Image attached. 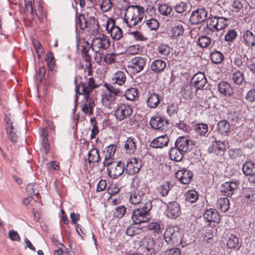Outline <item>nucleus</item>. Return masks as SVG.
Listing matches in <instances>:
<instances>
[{"instance_id": "23", "label": "nucleus", "mask_w": 255, "mask_h": 255, "mask_svg": "<svg viewBox=\"0 0 255 255\" xmlns=\"http://www.w3.org/2000/svg\"><path fill=\"white\" fill-rule=\"evenodd\" d=\"M161 98L160 96L155 92H148V95L146 100L147 107L150 108H155L159 105Z\"/></svg>"}, {"instance_id": "4", "label": "nucleus", "mask_w": 255, "mask_h": 255, "mask_svg": "<svg viewBox=\"0 0 255 255\" xmlns=\"http://www.w3.org/2000/svg\"><path fill=\"white\" fill-rule=\"evenodd\" d=\"M229 23L228 18L217 16H211L207 20V27L212 31H219L225 29Z\"/></svg>"}, {"instance_id": "36", "label": "nucleus", "mask_w": 255, "mask_h": 255, "mask_svg": "<svg viewBox=\"0 0 255 255\" xmlns=\"http://www.w3.org/2000/svg\"><path fill=\"white\" fill-rule=\"evenodd\" d=\"M214 152L217 155H222L226 149V145L223 141L215 140L213 144Z\"/></svg>"}, {"instance_id": "21", "label": "nucleus", "mask_w": 255, "mask_h": 255, "mask_svg": "<svg viewBox=\"0 0 255 255\" xmlns=\"http://www.w3.org/2000/svg\"><path fill=\"white\" fill-rule=\"evenodd\" d=\"M238 187V184L235 181H229L224 183L221 188V191L226 196L233 195L234 191Z\"/></svg>"}, {"instance_id": "62", "label": "nucleus", "mask_w": 255, "mask_h": 255, "mask_svg": "<svg viewBox=\"0 0 255 255\" xmlns=\"http://www.w3.org/2000/svg\"><path fill=\"white\" fill-rule=\"evenodd\" d=\"M35 186H36V184L31 183L27 185L26 188V192L30 197H32L33 196L38 194L35 191Z\"/></svg>"}, {"instance_id": "18", "label": "nucleus", "mask_w": 255, "mask_h": 255, "mask_svg": "<svg viewBox=\"0 0 255 255\" xmlns=\"http://www.w3.org/2000/svg\"><path fill=\"white\" fill-rule=\"evenodd\" d=\"M169 141V138L167 135L159 136L154 138L150 143V146L154 148H162L167 146Z\"/></svg>"}, {"instance_id": "27", "label": "nucleus", "mask_w": 255, "mask_h": 255, "mask_svg": "<svg viewBox=\"0 0 255 255\" xmlns=\"http://www.w3.org/2000/svg\"><path fill=\"white\" fill-rule=\"evenodd\" d=\"M85 102L82 107V111L86 114L91 116L93 114V109L95 106V104L93 100L90 98V95H89L88 98L85 97Z\"/></svg>"}, {"instance_id": "15", "label": "nucleus", "mask_w": 255, "mask_h": 255, "mask_svg": "<svg viewBox=\"0 0 255 255\" xmlns=\"http://www.w3.org/2000/svg\"><path fill=\"white\" fill-rule=\"evenodd\" d=\"M146 59L141 57H135L128 63V67L133 72L138 73L143 70L146 64Z\"/></svg>"}, {"instance_id": "1", "label": "nucleus", "mask_w": 255, "mask_h": 255, "mask_svg": "<svg viewBox=\"0 0 255 255\" xmlns=\"http://www.w3.org/2000/svg\"><path fill=\"white\" fill-rule=\"evenodd\" d=\"M133 189L130 192L129 201L133 205L143 204L147 201H152L149 197L146 185L138 179H134L132 182Z\"/></svg>"}, {"instance_id": "34", "label": "nucleus", "mask_w": 255, "mask_h": 255, "mask_svg": "<svg viewBox=\"0 0 255 255\" xmlns=\"http://www.w3.org/2000/svg\"><path fill=\"white\" fill-rule=\"evenodd\" d=\"M136 142L134 138L128 137L125 144V148L126 152L129 154H132L136 149Z\"/></svg>"}, {"instance_id": "47", "label": "nucleus", "mask_w": 255, "mask_h": 255, "mask_svg": "<svg viewBox=\"0 0 255 255\" xmlns=\"http://www.w3.org/2000/svg\"><path fill=\"white\" fill-rule=\"evenodd\" d=\"M228 154L231 159L235 160L241 158L243 152L239 148H231L228 150Z\"/></svg>"}, {"instance_id": "28", "label": "nucleus", "mask_w": 255, "mask_h": 255, "mask_svg": "<svg viewBox=\"0 0 255 255\" xmlns=\"http://www.w3.org/2000/svg\"><path fill=\"white\" fill-rule=\"evenodd\" d=\"M242 194L245 200L251 204H255V190L249 188L243 189Z\"/></svg>"}, {"instance_id": "58", "label": "nucleus", "mask_w": 255, "mask_h": 255, "mask_svg": "<svg viewBox=\"0 0 255 255\" xmlns=\"http://www.w3.org/2000/svg\"><path fill=\"white\" fill-rule=\"evenodd\" d=\"M237 35V33L235 30H230L226 34L225 40L227 42H232L236 38Z\"/></svg>"}, {"instance_id": "60", "label": "nucleus", "mask_w": 255, "mask_h": 255, "mask_svg": "<svg viewBox=\"0 0 255 255\" xmlns=\"http://www.w3.org/2000/svg\"><path fill=\"white\" fill-rule=\"evenodd\" d=\"M159 53L163 57L168 56L170 53V48L167 45H161L158 47Z\"/></svg>"}, {"instance_id": "46", "label": "nucleus", "mask_w": 255, "mask_h": 255, "mask_svg": "<svg viewBox=\"0 0 255 255\" xmlns=\"http://www.w3.org/2000/svg\"><path fill=\"white\" fill-rule=\"evenodd\" d=\"M213 62L216 64L221 63L224 58L223 54L219 51H215L210 55Z\"/></svg>"}, {"instance_id": "30", "label": "nucleus", "mask_w": 255, "mask_h": 255, "mask_svg": "<svg viewBox=\"0 0 255 255\" xmlns=\"http://www.w3.org/2000/svg\"><path fill=\"white\" fill-rule=\"evenodd\" d=\"M166 66V63L165 61L158 59L151 63L150 67L153 72L158 73L162 72Z\"/></svg>"}, {"instance_id": "41", "label": "nucleus", "mask_w": 255, "mask_h": 255, "mask_svg": "<svg viewBox=\"0 0 255 255\" xmlns=\"http://www.w3.org/2000/svg\"><path fill=\"white\" fill-rule=\"evenodd\" d=\"M158 10L160 14L167 16L171 13L172 8L171 6L168 5L167 4L162 3L158 4Z\"/></svg>"}, {"instance_id": "31", "label": "nucleus", "mask_w": 255, "mask_h": 255, "mask_svg": "<svg viewBox=\"0 0 255 255\" xmlns=\"http://www.w3.org/2000/svg\"><path fill=\"white\" fill-rule=\"evenodd\" d=\"M218 89L221 94L226 96H230L233 93V89L229 84L224 81L221 82L218 84Z\"/></svg>"}, {"instance_id": "56", "label": "nucleus", "mask_w": 255, "mask_h": 255, "mask_svg": "<svg viewBox=\"0 0 255 255\" xmlns=\"http://www.w3.org/2000/svg\"><path fill=\"white\" fill-rule=\"evenodd\" d=\"M126 211L127 208L125 206H119L116 208L114 215L115 217L118 218H122L126 213Z\"/></svg>"}, {"instance_id": "44", "label": "nucleus", "mask_w": 255, "mask_h": 255, "mask_svg": "<svg viewBox=\"0 0 255 255\" xmlns=\"http://www.w3.org/2000/svg\"><path fill=\"white\" fill-rule=\"evenodd\" d=\"M138 95L137 89L134 88L128 89L125 93L126 99L129 101H133Z\"/></svg>"}, {"instance_id": "24", "label": "nucleus", "mask_w": 255, "mask_h": 255, "mask_svg": "<svg viewBox=\"0 0 255 255\" xmlns=\"http://www.w3.org/2000/svg\"><path fill=\"white\" fill-rule=\"evenodd\" d=\"M141 246L152 254L155 251V243L152 237L145 236L141 241Z\"/></svg>"}, {"instance_id": "39", "label": "nucleus", "mask_w": 255, "mask_h": 255, "mask_svg": "<svg viewBox=\"0 0 255 255\" xmlns=\"http://www.w3.org/2000/svg\"><path fill=\"white\" fill-rule=\"evenodd\" d=\"M115 99V96L111 93H106L102 98V103L105 107L111 108V106L114 104Z\"/></svg>"}, {"instance_id": "20", "label": "nucleus", "mask_w": 255, "mask_h": 255, "mask_svg": "<svg viewBox=\"0 0 255 255\" xmlns=\"http://www.w3.org/2000/svg\"><path fill=\"white\" fill-rule=\"evenodd\" d=\"M206 83L207 79L202 72H198L194 74L191 79V83L196 86L197 89L203 88Z\"/></svg>"}, {"instance_id": "35", "label": "nucleus", "mask_w": 255, "mask_h": 255, "mask_svg": "<svg viewBox=\"0 0 255 255\" xmlns=\"http://www.w3.org/2000/svg\"><path fill=\"white\" fill-rule=\"evenodd\" d=\"M181 94L183 98L185 100H190L193 95L192 88L191 85H184L181 89Z\"/></svg>"}, {"instance_id": "5", "label": "nucleus", "mask_w": 255, "mask_h": 255, "mask_svg": "<svg viewBox=\"0 0 255 255\" xmlns=\"http://www.w3.org/2000/svg\"><path fill=\"white\" fill-rule=\"evenodd\" d=\"M110 44L111 42L109 37L102 34L100 37L93 38L91 47L93 51L98 52L108 49L110 47Z\"/></svg>"}, {"instance_id": "51", "label": "nucleus", "mask_w": 255, "mask_h": 255, "mask_svg": "<svg viewBox=\"0 0 255 255\" xmlns=\"http://www.w3.org/2000/svg\"><path fill=\"white\" fill-rule=\"evenodd\" d=\"M45 60L48 66L50 67L51 70H52L54 68L55 59L51 51L47 52L45 57Z\"/></svg>"}, {"instance_id": "50", "label": "nucleus", "mask_w": 255, "mask_h": 255, "mask_svg": "<svg viewBox=\"0 0 255 255\" xmlns=\"http://www.w3.org/2000/svg\"><path fill=\"white\" fill-rule=\"evenodd\" d=\"M146 25L150 30H155L159 27V23L156 19L151 18L146 20Z\"/></svg>"}, {"instance_id": "48", "label": "nucleus", "mask_w": 255, "mask_h": 255, "mask_svg": "<svg viewBox=\"0 0 255 255\" xmlns=\"http://www.w3.org/2000/svg\"><path fill=\"white\" fill-rule=\"evenodd\" d=\"M184 32V28L182 24L176 23L172 28L171 33L173 36H178Z\"/></svg>"}, {"instance_id": "7", "label": "nucleus", "mask_w": 255, "mask_h": 255, "mask_svg": "<svg viewBox=\"0 0 255 255\" xmlns=\"http://www.w3.org/2000/svg\"><path fill=\"white\" fill-rule=\"evenodd\" d=\"M175 146L185 153L191 151L194 147L193 142L187 136L178 137L175 142Z\"/></svg>"}, {"instance_id": "64", "label": "nucleus", "mask_w": 255, "mask_h": 255, "mask_svg": "<svg viewBox=\"0 0 255 255\" xmlns=\"http://www.w3.org/2000/svg\"><path fill=\"white\" fill-rule=\"evenodd\" d=\"M147 229L154 233H159L160 231V226L156 222H151L148 224Z\"/></svg>"}, {"instance_id": "33", "label": "nucleus", "mask_w": 255, "mask_h": 255, "mask_svg": "<svg viewBox=\"0 0 255 255\" xmlns=\"http://www.w3.org/2000/svg\"><path fill=\"white\" fill-rule=\"evenodd\" d=\"M87 24V28L89 29V31L92 34H95L99 32V22L95 18H90Z\"/></svg>"}, {"instance_id": "13", "label": "nucleus", "mask_w": 255, "mask_h": 255, "mask_svg": "<svg viewBox=\"0 0 255 255\" xmlns=\"http://www.w3.org/2000/svg\"><path fill=\"white\" fill-rule=\"evenodd\" d=\"M208 12L204 8H198L193 11L190 20L193 24H198L205 21L207 19Z\"/></svg>"}, {"instance_id": "2", "label": "nucleus", "mask_w": 255, "mask_h": 255, "mask_svg": "<svg viewBox=\"0 0 255 255\" xmlns=\"http://www.w3.org/2000/svg\"><path fill=\"white\" fill-rule=\"evenodd\" d=\"M144 14V9L137 5H131L125 10L124 20L127 26L132 28L141 22Z\"/></svg>"}, {"instance_id": "54", "label": "nucleus", "mask_w": 255, "mask_h": 255, "mask_svg": "<svg viewBox=\"0 0 255 255\" xmlns=\"http://www.w3.org/2000/svg\"><path fill=\"white\" fill-rule=\"evenodd\" d=\"M90 122L93 124L92 128L91 129V133L90 135L91 139H94L99 134L100 131L97 127V124L94 119H91Z\"/></svg>"}, {"instance_id": "52", "label": "nucleus", "mask_w": 255, "mask_h": 255, "mask_svg": "<svg viewBox=\"0 0 255 255\" xmlns=\"http://www.w3.org/2000/svg\"><path fill=\"white\" fill-rule=\"evenodd\" d=\"M186 201L190 203H194L198 199V194L195 191L191 190L185 194Z\"/></svg>"}, {"instance_id": "19", "label": "nucleus", "mask_w": 255, "mask_h": 255, "mask_svg": "<svg viewBox=\"0 0 255 255\" xmlns=\"http://www.w3.org/2000/svg\"><path fill=\"white\" fill-rule=\"evenodd\" d=\"M181 213L179 205L176 202H170L167 205V216L169 218L175 219Z\"/></svg>"}, {"instance_id": "55", "label": "nucleus", "mask_w": 255, "mask_h": 255, "mask_svg": "<svg viewBox=\"0 0 255 255\" xmlns=\"http://www.w3.org/2000/svg\"><path fill=\"white\" fill-rule=\"evenodd\" d=\"M233 80L236 84L241 85L244 80L243 74L238 71L233 74Z\"/></svg>"}, {"instance_id": "61", "label": "nucleus", "mask_w": 255, "mask_h": 255, "mask_svg": "<svg viewBox=\"0 0 255 255\" xmlns=\"http://www.w3.org/2000/svg\"><path fill=\"white\" fill-rule=\"evenodd\" d=\"M117 150V147L115 144H111L107 147V150L105 153V156H110L113 157L115 155V152Z\"/></svg>"}, {"instance_id": "59", "label": "nucleus", "mask_w": 255, "mask_h": 255, "mask_svg": "<svg viewBox=\"0 0 255 255\" xmlns=\"http://www.w3.org/2000/svg\"><path fill=\"white\" fill-rule=\"evenodd\" d=\"M100 6L103 11L107 12L112 8L113 3L111 0H102Z\"/></svg>"}, {"instance_id": "25", "label": "nucleus", "mask_w": 255, "mask_h": 255, "mask_svg": "<svg viewBox=\"0 0 255 255\" xmlns=\"http://www.w3.org/2000/svg\"><path fill=\"white\" fill-rule=\"evenodd\" d=\"M5 122L6 130L8 139L13 142H16L18 136L16 132L14 131V128L12 122L10 119L6 118Z\"/></svg>"}, {"instance_id": "8", "label": "nucleus", "mask_w": 255, "mask_h": 255, "mask_svg": "<svg viewBox=\"0 0 255 255\" xmlns=\"http://www.w3.org/2000/svg\"><path fill=\"white\" fill-rule=\"evenodd\" d=\"M164 238L168 244L174 245L180 242L181 234L178 230H176L173 228H169L164 232Z\"/></svg>"}, {"instance_id": "45", "label": "nucleus", "mask_w": 255, "mask_h": 255, "mask_svg": "<svg viewBox=\"0 0 255 255\" xmlns=\"http://www.w3.org/2000/svg\"><path fill=\"white\" fill-rule=\"evenodd\" d=\"M194 129L197 133L200 135H204L208 130V126L204 123L196 124Z\"/></svg>"}, {"instance_id": "38", "label": "nucleus", "mask_w": 255, "mask_h": 255, "mask_svg": "<svg viewBox=\"0 0 255 255\" xmlns=\"http://www.w3.org/2000/svg\"><path fill=\"white\" fill-rule=\"evenodd\" d=\"M218 128L222 134H226L230 131V126L226 120H222L218 124Z\"/></svg>"}, {"instance_id": "10", "label": "nucleus", "mask_w": 255, "mask_h": 255, "mask_svg": "<svg viewBox=\"0 0 255 255\" xmlns=\"http://www.w3.org/2000/svg\"><path fill=\"white\" fill-rule=\"evenodd\" d=\"M132 113V109L129 105L121 104L116 110L115 116L117 120L122 121L125 119L128 118Z\"/></svg>"}, {"instance_id": "3", "label": "nucleus", "mask_w": 255, "mask_h": 255, "mask_svg": "<svg viewBox=\"0 0 255 255\" xmlns=\"http://www.w3.org/2000/svg\"><path fill=\"white\" fill-rule=\"evenodd\" d=\"M151 201L148 200L142 207L133 210L131 218L134 224L148 222L149 220V211L152 209Z\"/></svg>"}, {"instance_id": "14", "label": "nucleus", "mask_w": 255, "mask_h": 255, "mask_svg": "<svg viewBox=\"0 0 255 255\" xmlns=\"http://www.w3.org/2000/svg\"><path fill=\"white\" fill-rule=\"evenodd\" d=\"M125 170V165L121 161L117 162L107 168L109 175L113 178H117L121 176Z\"/></svg>"}, {"instance_id": "22", "label": "nucleus", "mask_w": 255, "mask_h": 255, "mask_svg": "<svg viewBox=\"0 0 255 255\" xmlns=\"http://www.w3.org/2000/svg\"><path fill=\"white\" fill-rule=\"evenodd\" d=\"M243 42L249 49L255 46V34L247 30L243 32L242 36Z\"/></svg>"}, {"instance_id": "32", "label": "nucleus", "mask_w": 255, "mask_h": 255, "mask_svg": "<svg viewBox=\"0 0 255 255\" xmlns=\"http://www.w3.org/2000/svg\"><path fill=\"white\" fill-rule=\"evenodd\" d=\"M112 80L113 84L122 86L126 82V74L124 71H118L115 73Z\"/></svg>"}, {"instance_id": "49", "label": "nucleus", "mask_w": 255, "mask_h": 255, "mask_svg": "<svg viewBox=\"0 0 255 255\" xmlns=\"http://www.w3.org/2000/svg\"><path fill=\"white\" fill-rule=\"evenodd\" d=\"M239 245V239L238 238L233 234L230 235L229 239L227 241V246L229 248H235Z\"/></svg>"}, {"instance_id": "9", "label": "nucleus", "mask_w": 255, "mask_h": 255, "mask_svg": "<svg viewBox=\"0 0 255 255\" xmlns=\"http://www.w3.org/2000/svg\"><path fill=\"white\" fill-rule=\"evenodd\" d=\"M169 121L164 118L155 116L151 118L149 125L151 128L160 131H163L167 128Z\"/></svg>"}, {"instance_id": "26", "label": "nucleus", "mask_w": 255, "mask_h": 255, "mask_svg": "<svg viewBox=\"0 0 255 255\" xmlns=\"http://www.w3.org/2000/svg\"><path fill=\"white\" fill-rule=\"evenodd\" d=\"M100 160V156L98 150L93 147L88 153V161L90 166L93 167Z\"/></svg>"}, {"instance_id": "11", "label": "nucleus", "mask_w": 255, "mask_h": 255, "mask_svg": "<svg viewBox=\"0 0 255 255\" xmlns=\"http://www.w3.org/2000/svg\"><path fill=\"white\" fill-rule=\"evenodd\" d=\"M204 218L209 222V226L214 227L218 224L221 220L220 216L215 209H207L204 214Z\"/></svg>"}, {"instance_id": "40", "label": "nucleus", "mask_w": 255, "mask_h": 255, "mask_svg": "<svg viewBox=\"0 0 255 255\" xmlns=\"http://www.w3.org/2000/svg\"><path fill=\"white\" fill-rule=\"evenodd\" d=\"M116 85L105 84V87L108 90L109 93H111L115 97L118 96H121L123 94L122 90L116 87Z\"/></svg>"}, {"instance_id": "12", "label": "nucleus", "mask_w": 255, "mask_h": 255, "mask_svg": "<svg viewBox=\"0 0 255 255\" xmlns=\"http://www.w3.org/2000/svg\"><path fill=\"white\" fill-rule=\"evenodd\" d=\"M106 30L114 39L119 40L123 36L122 29L115 25V21L112 19L108 20L107 21Z\"/></svg>"}, {"instance_id": "53", "label": "nucleus", "mask_w": 255, "mask_h": 255, "mask_svg": "<svg viewBox=\"0 0 255 255\" xmlns=\"http://www.w3.org/2000/svg\"><path fill=\"white\" fill-rule=\"evenodd\" d=\"M171 190V186L169 183L166 182L160 186L159 192L163 197L166 196L169 191Z\"/></svg>"}, {"instance_id": "63", "label": "nucleus", "mask_w": 255, "mask_h": 255, "mask_svg": "<svg viewBox=\"0 0 255 255\" xmlns=\"http://www.w3.org/2000/svg\"><path fill=\"white\" fill-rule=\"evenodd\" d=\"M116 54L114 53L107 54L104 57V61L108 64H111L115 61Z\"/></svg>"}, {"instance_id": "29", "label": "nucleus", "mask_w": 255, "mask_h": 255, "mask_svg": "<svg viewBox=\"0 0 255 255\" xmlns=\"http://www.w3.org/2000/svg\"><path fill=\"white\" fill-rule=\"evenodd\" d=\"M169 154L171 160L179 162L182 160L185 153L174 146L170 149Z\"/></svg>"}, {"instance_id": "57", "label": "nucleus", "mask_w": 255, "mask_h": 255, "mask_svg": "<svg viewBox=\"0 0 255 255\" xmlns=\"http://www.w3.org/2000/svg\"><path fill=\"white\" fill-rule=\"evenodd\" d=\"M242 8L243 4L239 0H234L230 6V9L236 12H238Z\"/></svg>"}, {"instance_id": "6", "label": "nucleus", "mask_w": 255, "mask_h": 255, "mask_svg": "<svg viewBox=\"0 0 255 255\" xmlns=\"http://www.w3.org/2000/svg\"><path fill=\"white\" fill-rule=\"evenodd\" d=\"M97 87L95 85V80L94 78H90L89 79L88 83H82L80 85H76V94L78 93L80 95H84V97L88 98L93 89Z\"/></svg>"}, {"instance_id": "37", "label": "nucleus", "mask_w": 255, "mask_h": 255, "mask_svg": "<svg viewBox=\"0 0 255 255\" xmlns=\"http://www.w3.org/2000/svg\"><path fill=\"white\" fill-rule=\"evenodd\" d=\"M242 170L247 176L255 173V163L253 162L247 161L243 165Z\"/></svg>"}, {"instance_id": "43", "label": "nucleus", "mask_w": 255, "mask_h": 255, "mask_svg": "<svg viewBox=\"0 0 255 255\" xmlns=\"http://www.w3.org/2000/svg\"><path fill=\"white\" fill-rule=\"evenodd\" d=\"M218 207L224 212L228 210L230 207L229 200L228 198L225 197L220 198L218 201Z\"/></svg>"}, {"instance_id": "42", "label": "nucleus", "mask_w": 255, "mask_h": 255, "mask_svg": "<svg viewBox=\"0 0 255 255\" xmlns=\"http://www.w3.org/2000/svg\"><path fill=\"white\" fill-rule=\"evenodd\" d=\"M197 43L201 47H208L211 44V40L210 37L207 36H201L198 38Z\"/></svg>"}, {"instance_id": "17", "label": "nucleus", "mask_w": 255, "mask_h": 255, "mask_svg": "<svg viewBox=\"0 0 255 255\" xmlns=\"http://www.w3.org/2000/svg\"><path fill=\"white\" fill-rule=\"evenodd\" d=\"M141 167V161L136 158H133L128 162L126 170L129 174L138 173Z\"/></svg>"}, {"instance_id": "16", "label": "nucleus", "mask_w": 255, "mask_h": 255, "mask_svg": "<svg viewBox=\"0 0 255 255\" xmlns=\"http://www.w3.org/2000/svg\"><path fill=\"white\" fill-rule=\"evenodd\" d=\"M176 178L181 183L188 184L191 181L193 177L192 172L185 168L178 170L175 173Z\"/></svg>"}]
</instances>
